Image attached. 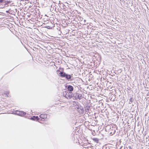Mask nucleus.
I'll list each match as a JSON object with an SVG mask.
<instances>
[{"label":"nucleus","mask_w":149,"mask_h":149,"mask_svg":"<svg viewBox=\"0 0 149 149\" xmlns=\"http://www.w3.org/2000/svg\"><path fill=\"white\" fill-rule=\"evenodd\" d=\"M47 114H41L39 116L38 119V122L43 123L45 121H47Z\"/></svg>","instance_id":"nucleus-1"},{"label":"nucleus","mask_w":149,"mask_h":149,"mask_svg":"<svg viewBox=\"0 0 149 149\" xmlns=\"http://www.w3.org/2000/svg\"><path fill=\"white\" fill-rule=\"evenodd\" d=\"M63 95L68 99L71 98L73 96V94L72 92H68L67 91H65L63 92Z\"/></svg>","instance_id":"nucleus-2"},{"label":"nucleus","mask_w":149,"mask_h":149,"mask_svg":"<svg viewBox=\"0 0 149 149\" xmlns=\"http://www.w3.org/2000/svg\"><path fill=\"white\" fill-rule=\"evenodd\" d=\"M7 106L6 103L3 101L0 102V109H4V108H5Z\"/></svg>","instance_id":"nucleus-3"},{"label":"nucleus","mask_w":149,"mask_h":149,"mask_svg":"<svg viewBox=\"0 0 149 149\" xmlns=\"http://www.w3.org/2000/svg\"><path fill=\"white\" fill-rule=\"evenodd\" d=\"M31 119L33 120H36L38 122L39 117L33 116L31 117Z\"/></svg>","instance_id":"nucleus-4"},{"label":"nucleus","mask_w":149,"mask_h":149,"mask_svg":"<svg viewBox=\"0 0 149 149\" xmlns=\"http://www.w3.org/2000/svg\"><path fill=\"white\" fill-rule=\"evenodd\" d=\"M2 95H3L4 97H9V91H6L4 92L2 94Z\"/></svg>","instance_id":"nucleus-5"},{"label":"nucleus","mask_w":149,"mask_h":149,"mask_svg":"<svg viewBox=\"0 0 149 149\" xmlns=\"http://www.w3.org/2000/svg\"><path fill=\"white\" fill-rule=\"evenodd\" d=\"M17 114L21 116H24L26 115V113L23 111H19Z\"/></svg>","instance_id":"nucleus-6"},{"label":"nucleus","mask_w":149,"mask_h":149,"mask_svg":"<svg viewBox=\"0 0 149 149\" xmlns=\"http://www.w3.org/2000/svg\"><path fill=\"white\" fill-rule=\"evenodd\" d=\"M67 89L68 91H72L73 90L74 88L72 86L69 85L68 86Z\"/></svg>","instance_id":"nucleus-7"},{"label":"nucleus","mask_w":149,"mask_h":149,"mask_svg":"<svg viewBox=\"0 0 149 149\" xmlns=\"http://www.w3.org/2000/svg\"><path fill=\"white\" fill-rule=\"evenodd\" d=\"M59 74H60V76L61 77H65V73L62 72H60Z\"/></svg>","instance_id":"nucleus-8"},{"label":"nucleus","mask_w":149,"mask_h":149,"mask_svg":"<svg viewBox=\"0 0 149 149\" xmlns=\"http://www.w3.org/2000/svg\"><path fill=\"white\" fill-rule=\"evenodd\" d=\"M65 77L67 79H69L71 78V76L70 75H68L66 74L65 75Z\"/></svg>","instance_id":"nucleus-9"},{"label":"nucleus","mask_w":149,"mask_h":149,"mask_svg":"<svg viewBox=\"0 0 149 149\" xmlns=\"http://www.w3.org/2000/svg\"><path fill=\"white\" fill-rule=\"evenodd\" d=\"M96 143H97L99 141V139L97 138H93L92 139Z\"/></svg>","instance_id":"nucleus-10"},{"label":"nucleus","mask_w":149,"mask_h":149,"mask_svg":"<svg viewBox=\"0 0 149 149\" xmlns=\"http://www.w3.org/2000/svg\"><path fill=\"white\" fill-rule=\"evenodd\" d=\"M46 28L48 29H51L52 28L50 27V26H47L46 27Z\"/></svg>","instance_id":"nucleus-11"},{"label":"nucleus","mask_w":149,"mask_h":149,"mask_svg":"<svg viewBox=\"0 0 149 149\" xmlns=\"http://www.w3.org/2000/svg\"><path fill=\"white\" fill-rule=\"evenodd\" d=\"M3 0H0V3H2L3 1Z\"/></svg>","instance_id":"nucleus-12"},{"label":"nucleus","mask_w":149,"mask_h":149,"mask_svg":"<svg viewBox=\"0 0 149 149\" xmlns=\"http://www.w3.org/2000/svg\"><path fill=\"white\" fill-rule=\"evenodd\" d=\"M129 149H132V148L131 146H129Z\"/></svg>","instance_id":"nucleus-13"},{"label":"nucleus","mask_w":149,"mask_h":149,"mask_svg":"<svg viewBox=\"0 0 149 149\" xmlns=\"http://www.w3.org/2000/svg\"><path fill=\"white\" fill-rule=\"evenodd\" d=\"M57 72H59V70H58L57 71Z\"/></svg>","instance_id":"nucleus-14"}]
</instances>
